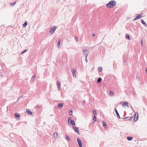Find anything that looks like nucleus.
<instances>
[{"label": "nucleus", "mask_w": 147, "mask_h": 147, "mask_svg": "<svg viewBox=\"0 0 147 147\" xmlns=\"http://www.w3.org/2000/svg\"><path fill=\"white\" fill-rule=\"evenodd\" d=\"M146 73H147V68L146 69Z\"/></svg>", "instance_id": "nucleus-40"}, {"label": "nucleus", "mask_w": 147, "mask_h": 147, "mask_svg": "<svg viewBox=\"0 0 147 147\" xmlns=\"http://www.w3.org/2000/svg\"><path fill=\"white\" fill-rule=\"evenodd\" d=\"M116 4V2L115 1L112 0L110 1L107 5V7L111 8L114 7Z\"/></svg>", "instance_id": "nucleus-1"}, {"label": "nucleus", "mask_w": 147, "mask_h": 147, "mask_svg": "<svg viewBox=\"0 0 147 147\" xmlns=\"http://www.w3.org/2000/svg\"><path fill=\"white\" fill-rule=\"evenodd\" d=\"M133 138L131 137H127V139L129 141H130L132 140Z\"/></svg>", "instance_id": "nucleus-20"}, {"label": "nucleus", "mask_w": 147, "mask_h": 147, "mask_svg": "<svg viewBox=\"0 0 147 147\" xmlns=\"http://www.w3.org/2000/svg\"><path fill=\"white\" fill-rule=\"evenodd\" d=\"M138 118V112L136 113L134 117V120L135 122L137 121Z\"/></svg>", "instance_id": "nucleus-5"}, {"label": "nucleus", "mask_w": 147, "mask_h": 147, "mask_svg": "<svg viewBox=\"0 0 147 147\" xmlns=\"http://www.w3.org/2000/svg\"><path fill=\"white\" fill-rule=\"evenodd\" d=\"M26 112L28 114L32 115V112L29 109L26 110Z\"/></svg>", "instance_id": "nucleus-11"}, {"label": "nucleus", "mask_w": 147, "mask_h": 147, "mask_svg": "<svg viewBox=\"0 0 147 147\" xmlns=\"http://www.w3.org/2000/svg\"><path fill=\"white\" fill-rule=\"evenodd\" d=\"M96 117L95 116H94L93 118V120L94 121H96Z\"/></svg>", "instance_id": "nucleus-28"}, {"label": "nucleus", "mask_w": 147, "mask_h": 147, "mask_svg": "<svg viewBox=\"0 0 147 147\" xmlns=\"http://www.w3.org/2000/svg\"><path fill=\"white\" fill-rule=\"evenodd\" d=\"M75 39L76 40L77 42H78V37L77 36H75Z\"/></svg>", "instance_id": "nucleus-31"}, {"label": "nucleus", "mask_w": 147, "mask_h": 147, "mask_svg": "<svg viewBox=\"0 0 147 147\" xmlns=\"http://www.w3.org/2000/svg\"><path fill=\"white\" fill-rule=\"evenodd\" d=\"M129 117H123L122 118V119H127V118H128Z\"/></svg>", "instance_id": "nucleus-35"}, {"label": "nucleus", "mask_w": 147, "mask_h": 147, "mask_svg": "<svg viewBox=\"0 0 147 147\" xmlns=\"http://www.w3.org/2000/svg\"><path fill=\"white\" fill-rule=\"evenodd\" d=\"M73 129L78 134H80V133L79 131V129L78 127H73Z\"/></svg>", "instance_id": "nucleus-6"}, {"label": "nucleus", "mask_w": 147, "mask_h": 147, "mask_svg": "<svg viewBox=\"0 0 147 147\" xmlns=\"http://www.w3.org/2000/svg\"><path fill=\"white\" fill-rule=\"evenodd\" d=\"M98 69L100 72H101L102 71V68L101 67H99Z\"/></svg>", "instance_id": "nucleus-27"}, {"label": "nucleus", "mask_w": 147, "mask_h": 147, "mask_svg": "<svg viewBox=\"0 0 147 147\" xmlns=\"http://www.w3.org/2000/svg\"><path fill=\"white\" fill-rule=\"evenodd\" d=\"M36 78V75H34L31 78V80L32 81H33L34 80V79Z\"/></svg>", "instance_id": "nucleus-22"}, {"label": "nucleus", "mask_w": 147, "mask_h": 147, "mask_svg": "<svg viewBox=\"0 0 147 147\" xmlns=\"http://www.w3.org/2000/svg\"><path fill=\"white\" fill-rule=\"evenodd\" d=\"M57 85L58 90H60V83L58 81L57 82Z\"/></svg>", "instance_id": "nucleus-12"}, {"label": "nucleus", "mask_w": 147, "mask_h": 147, "mask_svg": "<svg viewBox=\"0 0 147 147\" xmlns=\"http://www.w3.org/2000/svg\"><path fill=\"white\" fill-rule=\"evenodd\" d=\"M16 1H15L13 3H11V5H12V6H13L16 3Z\"/></svg>", "instance_id": "nucleus-29"}, {"label": "nucleus", "mask_w": 147, "mask_h": 147, "mask_svg": "<svg viewBox=\"0 0 147 147\" xmlns=\"http://www.w3.org/2000/svg\"><path fill=\"white\" fill-rule=\"evenodd\" d=\"M115 112H116V114L117 115V117L118 118L120 119V118L119 115L117 111V109H115Z\"/></svg>", "instance_id": "nucleus-16"}, {"label": "nucleus", "mask_w": 147, "mask_h": 147, "mask_svg": "<svg viewBox=\"0 0 147 147\" xmlns=\"http://www.w3.org/2000/svg\"><path fill=\"white\" fill-rule=\"evenodd\" d=\"M92 35L93 36H95V34L93 33V34H92Z\"/></svg>", "instance_id": "nucleus-37"}, {"label": "nucleus", "mask_w": 147, "mask_h": 147, "mask_svg": "<svg viewBox=\"0 0 147 147\" xmlns=\"http://www.w3.org/2000/svg\"><path fill=\"white\" fill-rule=\"evenodd\" d=\"M63 104L62 103H59L57 106L58 108H61L63 106Z\"/></svg>", "instance_id": "nucleus-14"}, {"label": "nucleus", "mask_w": 147, "mask_h": 147, "mask_svg": "<svg viewBox=\"0 0 147 147\" xmlns=\"http://www.w3.org/2000/svg\"><path fill=\"white\" fill-rule=\"evenodd\" d=\"M35 108H36L37 109H38L40 108V107L39 106H36L35 107Z\"/></svg>", "instance_id": "nucleus-33"}, {"label": "nucleus", "mask_w": 147, "mask_h": 147, "mask_svg": "<svg viewBox=\"0 0 147 147\" xmlns=\"http://www.w3.org/2000/svg\"><path fill=\"white\" fill-rule=\"evenodd\" d=\"M27 50H25L23 51V52H22L21 53H25Z\"/></svg>", "instance_id": "nucleus-34"}, {"label": "nucleus", "mask_w": 147, "mask_h": 147, "mask_svg": "<svg viewBox=\"0 0 147 147\" xmlns=\"http://www.w3.org/2000/svg\"><path fill=\"white\" fill-rule=\"evenodd\" d=\"M142 16H141V14H139L136 16L134 20H136L137 19H139L142 17Z\"/></svg>", "instance_id": "nucleus-9"}, {"label": "nucleus", "mask_w": 147, "mask_h": 147, "mask_svg": "<svg viewBox=\"0 0 147 147\" xmlns=\"http://www.w3.org/2000/svg\"><path fill=\"white\" fill-rule=\"evenodd\" d=\"M128 102H123V106H126L127 107H129V106L128 104Z\"/></svg>", "instance_id": "nucleus-13"}, {"label": "nucleus", "mask_w": 147, "mask_h": 147, "mask_svg": "<svg viewBox=\"0 0 147 147\" xmlns=\"http://www.w3.org/2000/svg\"><path fill=\"white\" fill-rule=\"evenodd\" d=\"M109 94L111 96H113V92L112 91H109Z\"/></svg>", "instance_id": "nucleus-23"}, {"label": "nucleus", "mask_w": 147, "mask_h": 147, "mask_svg": "<svg viewBox=\"0 0 147 147\" xmlns=\"http://www.w3.org/2000/svg\"><path fill=\"white\" fill-rule=\"evenodd\" d=\"M126 62V61L125 60H124L123 61V63H125Z\"/></svg>", "instance_id": "nucleus-41"}, {"label": "nucleus", "mask_w": 147, "mask_h": 147, "mask_svg": "<svg viewBox=\"0 0 147 147\" xmlns=\"http://www.w3.org/2000/svg\"><path fill=\"white\" fill-rule=\"evenodd\" d=\"M102 80V78H101L99 77L97 80V82L98 83H100L101 82Z\"/></svg>", "instance_id": "nucleus-19"}, {"label": "nucleus", "mask_w": 147, "mask_h": 147, "mask_svg": "<svg viewBox=\"0 0 147 147\" xmlns=\"http://www.w3.org/2000/svg\"><path fill=\"white\" fill-rule=\"evenodd\" d=\"M86 62H87V58H86Z\"/></svg>", "instance_id": "nucleus-39"}, {"label": "nucleus", "mask_w": 147, "mask_h": 147, "mask_svg": "<svg viewBox=\"0 0 147 147\" xmlns=\"http://www.w3.org/2000/svg\"><path fill=\"white\" fill-rule=\"evenodd\" d=\"M136 78H138V79H139V78L138 77V76H137L136 77Z\"/></svg>", "instance_id": "nucleus-42"}, {"label": "nucleus", "mask_w": 147, "mask_h": 147, "mask_svg": "<svg viewBox=\"0 0 147 147\" xmlns=\"http://www.w3.org/2000/svg\"><path fill=\"white\" fill-rule=\"evenodd\" d=\"M141 22L144 25V26L146 27L147 26V24H146V23H145V22L143 20H142V19H141Z\"/></svg>", "instance_id": "nucleus-15"}, {"label": "nucleus", "mask_w": 147, "mask_h": 147, "mask_svg": "<svg viewBox=\"0 0 147 147\" xmlns=\"http://www.w3.org/2000/svg\"><path fill=\"white\" fill-rule=\"evenodd\" d=\"M141 45H142L143 44V42L142 40H141Z\"/></svg>", "instance_id": "nucleus-36"}, {"label": "nucleus", "mask_w": 147, "mask_h": 147, "mask_svg": "<svg viewBox=\"0 0 147 147\" xmlns=\"http://www.w3.org/2000/svg\"><path fill=\"white\" fill-rule=\"evenodd\" d=\"M76 69L75 68H73L72 70L73 77L75 78H76Z\"/></svg>", "instance_id": "nucleus-8"}, {"label": "nucleus", "mask_w": 147, "mask_h": 147, "mask_svg": "<svg viewBox=\"0 0 147 147\" xmlns=\"http://www.w3.org/2000/svg\"><path fill=\"white\" fill-rule=\"evenodd\" d=\"M126 37L129 40H130L131 39L129 37V36L128 35H127L126 36Z\"/></svg>", "instance_id": "nucleus-26"}, {"label": "nucleus", "mask_w": 147, "mask_h": 147, "mask_svg": "<svg viewBox=\"0 0 147 147\" xmlns=\"http://www.w3.org/2000/svg\"><path fill=\"white\" fill-rule=\"evenodd\" d=\"M53 135L55 138H57L58 137V134L57 132H54L53 134Z\"/></svg>", "instance_id": "nucleus-17"}, {"label": "nucleus", "mask_w": 147, "mask_h": 147, "mask_svg": "<svg viewBox=\"0 0 147 147\" xmlns=\"http://www.w3.org/2000/svg\"><path fill=\"white\" fill-rule=\"evenodd\" d=\"M103 125L104 127H106V123L104 121H103Z\"/></svg>", "instance_id": "nucleus-24"}, {"label": "nucleus", "mask_w": 147, "mask_h": 147, "mask_svg": "<svg viewBox=\"0 0 147 147\" xmlns=\"http://www.w3.org/2000/svg\"><path fill=\"white\" fill-rule=\"evenodd\" d=\"M56 29V26H54L53 28H51L50 30V33L51 34H53L55 31V30Z\"/></svg>", "instance_id": "nucleus-4"}, {"label": "nucleus", "mask_w": 147, "mask_h": 147, "mask_svg": "<svg viewBox=\"0 0 147 147\" xmlns=\"http://www.w3.org/2000/svg\"><path fill=\"white\" fill-rule=\"evenodd\" d=\"M131 108L132 109V107H131Z\"/></svg>", "instance_id": "nucleus-43"}, {"label": "nucleus", "mask_w": 147, "mask_h": 147, "mask_svg": "<svg viewBox=\"0 0 147 147\" xmlns=\"http://www.w3.org/2000/svg\"><path fill=\"white\" fill-rule=\"evenodd\" d=\"M132 117H130V119H129V120H131V119H132Z\"/></svg>", "instance_id": "nucleus-38"}, {"label": "nucleus", "mask_w": 147, "mask_h": 147, "mask_svg": "<svg viewBox=\"0 0 147 147\" xmlns=\"http://www.w3.org/2000/svg\"><path fill=\"white\" fill-rule=\"evenodd\" d=\"M68 123H71L72 125L75 126V123L74 120L72 119H71V117H69L68 119Z\"/></svg>", "instance_id": "nucleus-3"}, {"label": "nucleus", "mask_w": 147, "mask_h": 147, "mask_svg": "<svg viewBox=\"0 0 147 147\" xmlns=\"http://www.w3.org/2000/svg\"><path fill=\"white\" fill-rule=\"evenodd\" d=\"M77 142L80 147H82V144L79 138H77Z\"/></svg>", "instance_id": "nucleus-7"}, {"label": "nucleus", "mask_w": 147, "mask_h": 147, "mask_svg": "<svg viewBox=\"0 0 147 147\" xmlns=\"http://www.w3.org/2000/svg\"><path fill=\"white\" fill-rule=\"evenodd\" d=\"M27 25V23L26 21H25L24 23L23 24V27H25Z\"/></svg>", "instance_id": "nucleus-21"}, {"label": "nucleus", "mask_w": 147, "mask_h": 147, "mask_svg": "<svg viewBox=\"0 0 147 147\" xmlns=\"http://www.w3.org/2000/svg\"><path fill=\"white\" fill-rule=\"evenodd\" d=\"M93 113L94 114H96V111L95 110H94L93 111Z\"/></svg>", "instance_id": "nucleus-32"}, {"label": "nucleus", "mask_w": 147, "mask_h": 147, "mask_svg": "<svg viewBox=\"0 0 147 147\" xmlns=\"http://www.w3.org/2000/svg\"><path fill=\"white\" fill-rule=\"evenodd\" d=\"M60 44H61V40H58V44H57V47H60Z\"/></svg>", "instance_id": "nucleus-18"}, {"label": "nucleus", "mask_w": 147, "mask_h": 147, "mask_svg": "<svg viewBox=\"0 0 147 147\" xmlns=\"http://www.w3.org/2000/svg\"><path fill=\"white\" fill-rule=\"evenodd\" d=\"M65 137H66V139L68 141H70V139L69 137L68 136L66 135Z\"/></svg>", "instance_id": "nucleus-25"}, {"label": "nucleus", "mask_w": 147, "mask_h": 147, "mask_svg": "<svg viewBox=\"0 0 147 147\" xmlns=\"http://www.w3.org/2000/svg\"><path fill=\"white\" fill-rule=\"evenodd\" d=\"M69 115H72V111H70L69 112Z\"/></svg>", "instance_id": "nucleus-30"}, {"label": "nucleus", "mask_w": 147, "mask_h": 147, "mask_svg": "<svg viewBox=\"0 0 147 147\" xmlns=\"http://www.w3.org/2000/svg\"><path fill=\"white\" fill-rule=\"evenodd\" d=\"M82 52H84V55L86 57V58H87L89 53V51L87 49H84L82 50Z\"/></svg>", "instance_id": "nucleus-2"}, {"label": "nucleus", "mask_w": 147, "mask_h": 147, "mask_svg": "<svg viewBox=\"0 0 147 147\" xmlns=\"http://www.w3.org/2000/svg\"><path fill=\"white\" fill-rule=\"evenodd\" d=\"M14 115L15 117L18 120L20 119V115L18 113H15L14 114Z\"/></svg>", "instance_id": "nucleus-10"}]
</instances>
